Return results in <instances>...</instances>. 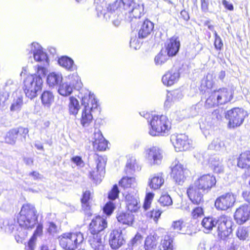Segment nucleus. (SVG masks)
Wrapping results in <instances>:
<instances>
[{"instance_id":"2f4dec72","label":"nucleus","mask_w":250,"mask_h":250,"mask_svg":"<svg viewBox=\"0 0 250 250\" xmlns=\"http://www.w3.org/2000/svg\"><path fill=\"white\" fill-rule=\"evenodd\" d=\"M58 63L60 66L69 71H74L77 69L73 60L67 56H62L59 58Z\"/></svg>"},{"instance_id":"6e6552de","label":"nucleus","mask_w":250,"mask_h":250,"mask_svg":"<svg viewBox=\"0 0 250 250\" xmlns=\"http://www.w3.org/2000/svg\"><path fill=\"white\" fill-rule=\"evenodd\" d=\"M247 116V112L241 108L235 107L228 110L226 115L229 121L228 127L234 128L240 126Z\"/></svg>"},{"instance_id":"bf43d9fd","label":"nucleus","mask_w":250,"mask_h":250,"mask_svg":"<svg viewBox=\"0 0 250 250\" xmlns=\"http://www.w3.org/2000/svg\"><path fill=\"white\" fill-rule=\"evenodd\" d=\"M119 193V191L118 188L116 185H115L108 194L109 199L111 200H115L118 197Z\"/></svg>"},{"instance_id":"9b49d317","label":"nucleus","mask_w":250,"mask_h":250,"mask_svg":"<svg viewBox=\"0 0 250 250\" xmlns=\"http://www.w3.org/2000/svg\"><path fill=\"white\" fill-rule=\"evenodd\" d=\"M171 177L175 183L182 185L188 176V170L179 161H175L171 166Z\"/></svg>"},{"instance_id":"c756f323","label":"nucleus","mask_w":250,"mask_h":250,"mask_svg":"<svg viewBox=\"0 0 250 250\" xmlns=\"http://www.w3.org/2000/svg\"><path fill=\"white\" fill-rule=\"evenodd\" d=\"M43 225L41 223L38 224L36 229L35 230L32 237L29 240L28 245L25 246L26 250H34L35 247V243L37 237L40 236L42 234Z\"/></svg>"},{"instance_id":"a211bd4d","label":"nucleus","mask_w":250,"mask_h":250,"mask_svg":"<svg viewBox=\"0 0 250 250\" xmlns=\"http://www.w3.org/2000/svg\"><path fill=\"white\" fill-rule=\"evenodd\" d=\"M96 168L90 172V176L95 183H100L102 181V177L104 176L106 162L103 157L100 156L96 160Z\"/></svg>"},{"instance_id":"f03ea898","label":"nucleus","mask_w":250,"mask_h":250,"mask_svg":"<svg viewBox=\"0 0 250 250\" xmlns=\"http://www.w3.org/2000/svg\"><path fill=\"white\" fill-rule=\"evenodd\" d=\"M144 117L148 124V133L152 136H165L169 134L171 122L164 115L150 114L146 113Z\"/></svg>"},{"instance_id":"8fccbe9b","label":"nucleus","mask_w":250,"mask_h":250,"mask_svg":"<svg viewBox=\"0 0 250 250\" xmlns=\"http://www.w3.org/2000/svg\"><path fill=\"white\" fill-rule=\"evenodd\" d=\"M17 138L16 129L13 128L6 133L5 136V141L7 144L14 145L15 144Z\"/></svg>"},{"instance_id":"79ce46f5","label":"nucleus","mask_w":250,"mask_h":250,"mask_svg":"<svg viewBox=\"0 0 250 250\" xmlns=\"http://www.w3.org/2000/svg\"><path fill=\"white\" fill-rule=\"evenodd\" d=\"M161 250H173V238L168 235H165L160 246Z\"/></svg>"},{"instance_id":"b1692460","label":"nucleus","mask_w":250,"mask_h":250,"mask_svg":"<svg viewBox=\"0 0 250 250\" xmlns=\"http://www.w3.org/2000/svg\"><path fill=\"white\" fill-rule=\"evenodd\" d=\"M200 189L190 186L187 190V194L191 202L195 204H200L203 203V195L200 191Z\"/></svg>"},{"instance_id":"603ef678","label":"nucleus","mask_w":250,"mask_h":250,"mask_svg":"<svg viewBox=\"0 0 250 250\" xmlns=\"http://www.w3.org/2000/svg\"><path fill=\"white\" fill-rule=\"evenodd\" d=\"M248 228L245 227H239L236 231V236L240 240H245L249 236Z\"/></svg>"},{"instance_id":"6e6d98bb","label":"nucleus","mask_w":250,"mask_h":250,"mask_svg":"<svg viewBox=\"0 0 250 250\" xmlns=\"http://www.w3.org/2000/svg\"><path fill=\"white\" fill-rule=\"evenodd\" d=\"M15 129L18 137L19 136H21L22 137V138L21 139V141H25L26 136L27 135L29 132L28 128L23 127H20Z\"/></svg>"},{"instance_id":"052dcab7","label":"nucleus","mask_w":250,"mask_h":250,"mask_svg":"<svg viewBox=\"0 0 250 250\" xmlns=\"http://www.w3.org/2000/svg\"><path fill=\"white\" fill-rule=\"evenodd\" d=\"M130 46L136 50L139 49L140 47L141 43L138 39H137L136 37H132L130 41Z\"/></svg>"},{"instance_id":"7ed1b4c3","label":"nucleus","mask_w":250,"mask_h":250,"mask_svg":"<svg viewBox=\"0 0 250 250\" xmlns=\"http://www.w3.org/2000/svg\"><path fill=\"white\" fill-rule=\"evenodd\" d=\"M79 96L81 98L82 104L84 106L80 123L83 127H87L93 123L92 113L98 107L97 100L94 94L87 90H83Z\"/></svg>"},{"instance_id":"39448f33","label":"nucleus","mask_w":250,"mask_h":250,"mask_svg":"<svg viewBox=\"0 0 250 250\" xmlns=\"http://www.w3.org/2000/svg\"><path fill=\"white\" fill-rule=\"evenodd\" d=\"M37 210L32 205L24 204L20 212L18 223L21 228L32 229L38 223Z\"/></svg>"},{"instance_id":"e433bc0d","label":"nucleus","mask_w":250,"mask_h":250,"mask_svg":"<svg viewBox=\"0 0 250 250\" xmlns=\"http://www.w3.org/2000/svg\"><path fill=\"white\" fill-rule=\"evenodd\" d=\"M41 101L42 105L49 108L54 101V96L50 91H44L41 95Z\"/></svg>"},{"instance_id":"13d9d810","label":"nucleus","mask_w":250,"mask_h":250,"mask_svg":"<svg viewBox=\"0 0 250 250\" xmlns=\"http://www.w3.org/2000/svg\"><path fill=\"white\" fill-rule=\"evenodd\" d=\"M193 218L197 219L204 215L203 209L201 207H198L193 209L191 213Z\"/></svg>"},{"instance_id":"864d4df0","label":"nucleus","mask_w":250,"mask_h":250,"mask_svg":"<svg viewBox=\"0 0 250 250\" xmlns=\"http://www.w3.org/2000/svg\"><path fill=\"white\" fill-rule=\"evenodd\" d=\"M159 203L163 207L169 206L172 205V200L171 197L167 193L163 194L160 197Z\"/></svg>"},{"instance_id":"69168bd1","label":"nucleus","mask_w":250,"mask_h":250,"mask_svg":"<svg viewBox=\"0 0 250 250\" xmlns=\"http://www.w3.org/2000/svg\"><path fill=\"white\" fill-rule=\"evenodd\" d=\"M214 45L217 50L221 51L223 46V42L221 38L215 39Z\"/></svg>"},{"instance_id":"1a4fd4ad","label":"nucleus","mask_w":250,"mask_h":250,"mask_svg":"<svg viewBox=\"0 0 250 250\" xmlns=\"http://www.w3.org/2000/svg\"><path fill=\"white\" fill-rule=\"evenodd\" d=\"M68 80L69 81H63L62 80L59 84L58 92L63 96H67L70 95L73 87L79 89L82 86V83L77 74L69 76Z\"/></svg>"},{"instance_id":"338daca9","label":"nucleus","mask_w":250,"mask_h":250,"mask_svg":"<svg viewBox=\"0 0 250 250\" xmlns=\"http://www.w3.org/2000/svg\"><path fill=\"white\" fill-rule=\"evenodd\" d=\"M8 99V95L6 93H3L0 94V108L3 109L5 106V102Z\"/></svg>"},{"instance_id":"5701e85b","label":"nucleus","mask_w":250,"mask_h":250,"mask_svg":"<svg viewBox=\"0 0 250 250\" xmlns=\"http://www.w3.org/2000/svg\"><path fill=\"white\" fill-rule=\"evenodd\" d=\"M154 29V24L151 21L146 20L141 24L138 31V39H143L151 34Z\"/></svg>"},{"instance_id":"4c0bfd02","label":"nucleus","mask_w":250,"mask_h":250,"mask_svg":"<svg viewBox=\"0 0 250 250\" xmlns=\"http://www.w3.org/2000/svg\"><path fill=\"white\" fill-rule=\"evenodd\" d=\"M126 207L131 212H135L139 208L138 200L137 198L130 194L125 196Z\"/></svg>"},{"instance_id":"c85d7f7f","label":"nucleus","mask_w":250,"mask_h":250,"mask_svg":"<svg viewBox=\"0 0 250 250\" xmlns=\"http://www.w3.org/2000/svg\"><path fill=\"white\" fill-rule=\"evenodd\" d=\"M217 221L218 217L210 216L205 217L201 222V225L204 229V231L208 233L217 225Z\"/></svg>"},{"instance_id":"4d7b16f0","label":"nucleus","mask_w":250,"mask_h":250,"mask_svg":"<svg viewBox=\"0 0 250 250\" xmlns=\"http://www.w3.org/2000/svg\"><path fill=\"white\" fill-rule=\"evenodd\" d=\"M115 209V205L111 202H107L103 208L104 212L107 215H110Z\"/></svg>"},{"instance_id":"2eb2a0df","label":"nucleus","mask_w":250,"mask_h":250,"mask_svg":"<svg viewBox=\"0 0 250 250\" xmlns=\"http://www.w3.org/2000/svg\"><path fill=\"white\" fill-rule=\"evenodd\" d=\"M170 140L176 151H185L190 147V141L185 134H173Z\"/></svg>"},{"instance_id":"a19ab883","label":"nucleus","mask_w":250,"mask_h":250,"mask_svg":"<svg viewBox=\"0 0 250 250\" xmlns=\"http://www.w3.org/2000/svg\"><path fill=\"white\" fill-rule=\"evenodd\" d=\"M144 11V6L143 4L139 3L134 4L132 7L128 11L129 13L130 17L135 19L140 18L141 17Z\"/></svg>"},{"instance_id":"f3484780","label":"nucleus","mask_w":250,"mask_h":250,"mask_svg":"<svg viewBox=\"0 0 250 250\" xmlns=\"http://www.w3.org/2000/svg\"><path fill=\"white\" fill-rule=\"evenodd\" d=\"M125 243V239L120 229L113 230L109 238V244L111 248L113 250H118Z\"/></svg>"},{"instance_id":"0e129e2a","label":"nucleus","mask_w":250,"mask_h":250,"mask_svg":"<svg viewBox=\"0 0 250 250\" xmlns=\"http://www.w3.org/2000/svg\"><path fill=\"white\" fill-rule=\"evenodd\" d=\"M71 161L80 167H83L84 166L83 161L80 156H76L73 157L71 158Z\"/></svg>"},{"instance_id":"c9c22d12","label":"nucleus","mask_w":250,"mask_h":250,"mask_svg":"<svg viewBox=\"0 0 250 250\" xmlns=\"http://www.w3.org/2000/svg\"><path fill=\"white\" fill-rule=\"evenodd\" d=\"M209 162L215 172L220 173L224 171L222 161L218 156H213L210 157Z\"/></svg>"},{"instance_id":"20e7f679","label":"nucleus","mask_w":250,"mask_h":250,"mask_svg":"<svg viewBox=\"0 0 250 250\" xmlns=\"http://www.w3.org/2000/svg\"><path fill=\"white\" fill-rule=\"evenodd\" d=\"M47 69L40 66L37 74L28 75L24 80V91L26 97L32 99L37 96V92L42 88V77L45 76Z\"/></svg>"},{"instance_id":"58836bf2","label":"nucleus","mask_w":250,"mask_h":250,"mask_svg":"<svg viewBox=\"0 0 250 250\" xmlns=\"http://www.w3.org/2000/svg\"><path fill=\"white\" fill-rule=\"evenodd\" d=\"M225 147V143L220 138H214L208 146V149L217 151L224 150Z\"/></svg>"},{"instance_id":"774afa93","label":"nucleus","mask_w":250,"mask_h":250,"mask_svg":"<svg viewBox=\"0 0 250 250\" xmlns=\"http://www.w3.org/2000/svg\"><path fill=\"white\" fill-rule=\"evenodd\" d=\"M199 105L196 104L192 106L190 109V113L191 117L195 116L199 111Z\"/></svg>"},{"instance_id":"f257e3e1","label":"nucleus","mask_w":250,"mask_h":250,"mask_svg":"<svg viewBox=\"0 0 250 250\" xmlns=\"http://www.w3.org/2000/svg\"><path fill=\"white\" fill-rule=\"evenodd\" d=\"M136 3L135 0H116L113 3L109 4L106 10H101V7L97 8L98 11H101L100 15L98 13V16L103 15L106 20H111L115 26H118L122 20L123 9L128 11Z\"/></svg>"},{"instance_id":"e2e57ef3","label":"nucleus","mask_w":250,"mask_h":250,"mask_svg":"<svg viewBox=\"0 0 250 250\" xmlns=\"http://www.w3.org/2000/svg\"><path fill=\"white\" fill-rule=\"evenodd\" d=\"M177 92H173V93L168 92L167 95V99L165 103V105L166 107H169L171 105V103L172 101V97L173 95H175Z\"/></svg>"},{"instance_id":"9d476101","label":"nucleus","mask_w":250,"mask_h":250,"mask_svg":"<svg viewBox=\"0 0 250 250\" xmlns=\"http://www.w3.org/2000/svg\"><path fill=\"white\" fill-rule=\"evenodd\" d=\"M27 50L29 51V53L33 54L35 61L40 63L38 65V69L40 66L46 68L45 67L49 64L48 56L38 43H32L28 46Z\"/></svg>"},{"instance_id":"ea45409f","label":"nucleus","mask_w":250,"mask_h":250,"mask_svg":"<svg viewBox=\"0 0 250 250\" xmlns=\"http://www.w3.org/2000/svg\"><path fill=\"white\" fill-rule=\"evenodd\" d=\"M158 236L157 235L148 236L145 241L146 250H154L157 247Z\"/></svg>"},{"instance_id":"3c124183","label":"nucleus","mask_w":250,"mask_h":250,"mask_svg":"<svg viewBox=\"0 0 250 250\" xmlns=\"http://www.w3.org/2000/svg\"><path fill=\"white\" fill-rule=\"evenodd\" d=\"M23 105V97L22 96H18L14 99L10 106L11 111H18L21 110Z\"/></svg>"},{"instance_id":"f8f14e48","label":"nucleus","mask_w":250,"mask_h":250,"mask_svg":"<svg viewBox=\"0 0 250 250\" xmlns=\"http://www.w3.org/2000/svg\"><path fill=\"white\" fill-rule=\"evenodd\" d=\"M232 222L230 217L226 215L218 217L217 232L219 237L223 240L229 238L232 232Z\"/></svg>"},{"instance_id":"0eeeda50","label":"nucleus","mask_w":250,"mask_h":250,"mask_svg":"<svg viewBox=\"0 0 250 250\" xmlns=\"http://www.w3.org/2000/svg\"><path fill=\"white\" fill-rule=\"evenodd\" d=\"M83 234L80 232L64 233L59 237L60 245L65 250H74L77 244L83 240Z\"/></svg>"},{"instance_id":"ddd939ff","label":"nucleus","mask_w":250,"mask_h":250,"mask_svg":"<svg viewBox=\"0 0 250 250\" xmlns=\"http://www.w3.org/2000/svg\"><path fill=\"white\" fill-rule=\"evenodd\" d=\"M216 183L215 177L211 174H203L199 177L194 183V187L204 191L208 192Z\"/></svg>"},{"instance_id":"5fc2aeb1","label":"nucleus","mask_w":250,"mask_h":250,"mask_svg":"<svg viewBox=\"0 0 250 250\" xmlns=\"http://www.w3.org/2000/svg\"><path fill=\"white\" fill-rule=\"evenodd\" d=\"M162 214V211L159 209H153L150 212H147V216L153 219L155 223H157Z\"/></svg>"},{"instance_id":"4468645a","label":"nucleus","mask_w":250,"mask_h":250,"mask_svg":"<svg viewBox=\"0 0 250 250\" xmlns=\"http://www.w3.org/2000/svg\"><path fill=\"white\" fill-rule=\"evenodd\" d=\"M145 157L151 166L161 164L163 159L162 151L157 146L146 148L144 152Z\"/></svg>"},{"instance_id":"72a5a7b5","label":"nucleus","mask_w":250,"mask_h":250,"mask_svg":"<svg viewBox=\"0 0 250 250\" xmlns=\"http://www.w3.org/2000/svg\"><path fill=\"white\" fill-rule=\"evenodd\" d=\"M90 198V192L89 191H85L81 199L82 204V209L85 214L89 217L91 215L92 213L90 211V206L89 205V200Z\"/></svg>"},{"instance_id":"aec40b11","label":"nucleus","mask_w":250,"mask_h":250,"mask_svg":"<svg viewBox=\"0 0 250 250\" xmlns=\"http://www.w3.org/2000/svg\"><path fill=\"white\" fill-rule=\"evenodd\" d=\"M234 219L239 224H242L250 219V207L245 204L236 209Z\"/></svg>"},{"instance_id":"393cba45","label":"nucleus","mask_w":250,"mask_h":250,"mask_svg":"<svg viewBox=\"0 0 250 250\" xmlns=\"http://www.w3.org/2000/svg\"><path fill=\"white\" fill-rule=\"evenodd\" d=\"M164 183V179L162 173L155 174L148 180L149 188L154 190L159 189Z\"/></svg>"},{"instance_id":"f704fd0d","label":"nucleus","mask_w":250,"mask_h":250,"mask_svg":"<svg viewBox=\"0 0 250 250\" xmlns=\"http://www.w3.org/2000/svg\"><path fill=\"white\" fill-rule=\"evenodd\" d=\"M0 228L4 230L5 232L10 233L15 229L16 226V221L14 219L5 218L2 220V222H0Z\"/></svg>"},{"instance_id":"de8ad7c7","label":"nucleus","mask_w":250,"mask_h":250,"mask_svg":"<svg viewBox=\"0 0 250 250\" xmlns=\"http://www.w3.org/2000/svg\"><path fill=\"white\" fill-rule=\"evenodd\" d=\"M168 57H169L166 53V51L161 50L154 58L155 64L157 65H162L167 61Z\"/></svg>"},{"instance_id":"c03bdc74","label":"nucleus","mask_w":250,"mask_h":250,"mask_svg":"<svg viewBox=\"0 0 250 250\" xmlns=\"http://www.w3.org/2000/svg\"><path fill=\"white\" fill-rule=\"evenodd\" d=\"M141 235H136L128 244V247L125 250H143L140 246Z\"/></svg>"},{"instance_id":"6ab92c4d","label":"nucleus","mask_w":250,"mask_h":250,"mask_svg":"<svg viewBox=\"0 0 250 250\" xmlns=\"http://www.w3.org/2000/svg\"><path fill=\"white\" fill-rule=\"evenodd\" d=\"M107 226L106 220L99 216L92 220L89 225V231L91 235H101V233Z\"/></svg>"},{"instance_id":"423d86ee","label":"nucleus","mask_w":250,"mask_h":250,"mask_svg":"<svg viewBox=\"0 0 250 250\" xmlns=\"http://www.w3.org/2000/svg\"><path fill=\"white\" fill-rule=\"evenodd\" d=\"M231 91L227 88H222L211 93L205 103V106L209 108L219 104H224L232 99Z\"/></svg>"},{"instance_id":"473e14b6","label":"nucleus","mask_w":250,"mask_h":250,"mask_svg":"<svg viewBox=\"0 0 250 250\" xmlns=\"http://www.w3.org/2000/svg\"><path fill=\"white\" fill-rule=\"evenodd\" d=\"M237 166L242 168L250 167V151L242 153L238 159Z\"/></svg>"},{"instance_id":"49530a36","label":"nucleus","mask_w":250,"mask_h":250,"mask_svg":"<svg viewBox=\"0 0 250 250\" xmlns=\"http://www.w3.org/2000/svg\"><path fill=\"white\" fill-rule=\"evenodd\" d=\"M136 170H139V167L134 157L129 159L126 163L125 170L126 173L131 174Z\"/></svg>"},{"instance_id":"680f3d73","label":"nucleus","mask_w":250,"mask_h":250,"mask_svg":"<svg viewBox=\"0 0 250 250\" xmlns=\"http://www.w3.org/2000/svg\"><path fill=\"white\" fill-rule=\"evenodd\" d=\"M58 230L57 226L53 222H49L47 228L48 232L51 235H54Z\"/></svg>"},{"instance_id":"7c9ffc66","label":"nucleus","mask_w":250,"mask_h":250,"mask_svg":"<svg viewBox=\"0 0 250 250\" xmlns=\"http://www.w3.org/2000/svg\"><path fill=\"white\" fill-rule=\"evenodd\" d=\"M62 81V76L61 73L53 72L50 73L47 77V83L49 87L60 84Z\"/></svg>"},{"instance_id":"412c9836","label":"nucleus","mask_w":250,"mask_h":250,"mask_svg":"<svg viewBox=\"0 0 250 250\" xmlns=\"http://www.w3.org/2000/svg\"><path fill=\"white\" fill-rule=\"evenodd\" d=\"M180 42L179 39L177 36L171 38L166 44V51L169 57L175 56L179 50Z\"/></svg>"},{"instance_id":"bb28decb","label":"nucleus","mask_w":250,"mask_h":250,"mask_svg":"<svg viewBox=\"0 0 250 250\" xmlns=\"http://www.w3.org/2000/svg\"><path fill=\"white\" fill-rule=\"evenodd\" d=\"M89 242L91 248L94 250H104V242L101 235H91L89 236Z\"/></svg>"},{"instance_id":"a18cd8bd","label":"nucleus","mask_w":250,"mask_h":250,"mask_svg":"<svg viewBox=\"0 0 250 250\" xmlns=\"http://www.w3.org/2000/svg\"><path fill=\"white\" fill-rule=\"evenodd\" d=\"M136 185V180L134 177H124L119 182V185L125 189L134 187Z\"/></svg>"},{"instance_id":"dca6fc26","label":"nucleus","mask_w":250,"mask_h":250,"mask_svg":"<svg viewBox=\"0 0 250 250\" xmlns=\"http://www.w3.org/2000/svg\"><path fill=\"white\" fill-rule=\"evenodd\" d=\"M235 201L236 197L233 193H226L216 199L215 206L218 209L225 210L232 207Z\"/></svg>"},{"instance_id":"4be33fe9","label":"nucleus","mask_w":250,"mask_h":250,"mask_svg":"<svg viewBox=\"0 0 250 250\" xmlns=\"http://www.w3.org/2000/svg\"><path fill=\"white\" fill-rule=\"evenodd\" d=\"M180 78V73L176 68H172L167 71L162 77L164 84L171 86L177 83Z\"/></svg>"},{"instance_id":"cd10ccee","label":"nucleus","mask_w":250,"mask_h":250,"mask_svg":"<svg viewBox=\"0 0 250 250\" xmlns=\"http://www.w3.org/2000/svg\"><path fill=\"white\" fill-rule=\"evenodd\" d=\"M116 218L120 224L127 226L132 225L134 221V215L128 212H119L117 213Z\"/></svg>"},{"instance_id":"a878e982","label":"nucleus","mask_w":250,"mask_h":250,"mask_svg":"<svg viewBox=\"0 0 250 250\" xmlns=\"http://www.w3.org/2000/svg\"><path fill=\"white\" fill-rule=\"evenodd\" d=\"M95 140L93 142V146L100 151L106 149L107 146V142L103 137L102 133L98 131L94 133Z\"/></svg>"},{"instance_id":"37998d69","label":"nucleus","mask_w":250,"mask_h":250,"mask_svg":"<svg viewBox=\"0 0 250 250\" xmlns=\"http://www.w3.org/2000/svg\"><path fill=\"white\" fill-rule=\"evenodd\" d=\"M80 104L78 100L74 97L69 98L68 104L69 112L70 114L76 116L80 109Z\"/></svg>"},{"instance_id":"09e8293b","label":"nucleus","mask_w":250,"mask_h":250,"mask_svg":"<svg viewBox=\"0 0 250 250\" xmlns=\"http://www.w3.org/2000/svg\"><path fill=\"white\" fill-rule=\"evenodd\" d=\"M172 228L179 233L185 234L187 233L185 229L186 224L182 220L174 221L172 224Z\"/></svg>"}]
</instances>
